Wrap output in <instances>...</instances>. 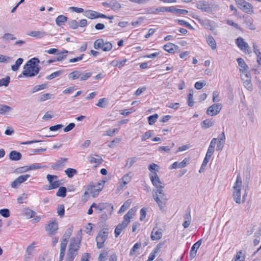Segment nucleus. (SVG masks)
Masks as SVG:
<instances>
[{
	"label": "nucleus",
	"mask_w": 261,
	"mask_h": 261,
	"mask_svg": "<svg viewBox=\"0 0 261 261\" xmlns=\"http://www.w3.org/2000/svg\"><path fill=\"white\" fill-rule=\"evenodd\" d=\"M35 243H33L31 244H30L28 247L27 248L25 253H27V255H31L34 248H35Z\"/></svg>",
	"instance_id": "obj_60"
},
{
	"label": "nucleus",
	"mask_w": 261,
	"mask_h": 261,
	"mask_svg": "<svg viewBox=\"0 0 261 261\" xmlns=\"http://www.w3.org/2000/svg\"><path fill=\"white\" fill-rule=\"evenodd\" d=\"M84 15L87 18L91 19L97 18V12L91 10L85 11Z\"/></svg>",
	"instance_id": "obj_27"
},
{
	"label": "nucleus",
	"mask_w": 261,
	"mask_h": 261,
	"mask_svg": "<svg viewBox=\"0 0 261 261\" xmlns=\"http://www.w3.org/2000/svg\"><path fill=\"white\" fill-rule=\"evenodd\" d=\"M11 59L12 58L10 57L0 55V63H8L9 62Z\"/></svg>",
	"instance_id": "obj_62"
},
{
	"label": "nucleus",
	"mask_w": 261,
	"mask_h": 261,
	"mask_svg": "<svg viewBox=\"0 0 261 261\" xmlns=\"http://www.w3.org/2000/svg\"><path fill=\"white\" fill-rule=\"evenodd\" d=\"M188 104L190 107H193L194 105L193 95L192 93L188 94Z\"/></svg>",
	"instance_id": "obj_63"
},
{
	"label": "nucleus",
	"mask_w": 261,
	"mask_h": 261,
	"mask_svg": "<svg viewBox=\"0 0 261 261\" xmlns=\"http://www.w3.org/2000/svg\"><path fill=\"white\" fill-rule=\"evenodd\" d=\"M111 9L114 11H118L121 8V5L116 0L110 1Z\"/></svg>",
	"instance_id": "obj_35"
},
{
	"label": "nucleus",
	"mask_w": 261,
	"mask_h": 261,
	"mask_svg": "<svg viewBox=\"0 0 261 261\" xmlns=\"http://www.w3.org/2000/svg\"><path fill=\"white\" fill-rule=\"evenodd\" d=\"M46 178L49 183L48 190L54 189L59 187L60 183L58 180V177L57 175L47 174Z\"/></svg>",
	"instance_id": "obj_12"
},
{
	"label": "nucleus",
	"mask_w": 261,
	"mask_h": 261,
	"mask_svg": "<svg viewBox=\"0 0 261 261\" xmlns=\"http://www.w3.org/2000/svg\"><path fill=\"white\" fill-rule=\"evenodd\" d=\"M196 7L201 10L202 12L207 13H211L212 12V6L208 2L202 0L200 1L196 4Z\"/></svg>",
	"instance_id": "obj_13"
},
{
	"label": "nucleus",
	"mask_w": 261,
	"mask_h": 261,
	"mask_svg": "<svg viewBox=\"0 0 261 261\" xmlns=\"http://www.w3.org/2000/svg\"><path fill=\"white\" fill-rule=\"evenodd\" d=\"M68 53L69 51L65 49H63L60 52L58 51L57 54H56V55L58 56L57 57H56V60H57V61H62L66 58L67 54Z\"/></svg>",
	"instance_id": "obj_31"
},
{
	"label": "nucleus",
	"mask_w": 261,
	"mask_h": 261,
	"mask_svg": "<svg viewBox=\"0 0 261 261\" xmlns=\"http://www.w3.org/2000/svg\"><path fill=\"white\" fill-rule=\"evenodd\" d=\"M46 88V85L45 84H41L40 85H37L34 86L32 90V93H34L36 92H38L40 90H43Z\"/></svg>",
	"instance_id": "obj_51"
},
{
	"label": "nucleus",
	"mask_w": 261,
	"mask_h": 261,
	"mask_svg": "<svg viewBox=\"0 0 261 261\" xmlns=\"http://www.w3.org/2000/svg\"><path fill=\"white\" fill-rule=\"evenodd\" d=\"M202 242V239L199 240L197 242H196L191 247V254L192 256H194L195 254L194 249H198L200 246Z\"/></svg>",
	"instance_id": "obj_45"
},
{
	"label": "nucleus",
	"mask_w": 261,
	"mask_h": 261,
	"mask_svg": "<svg viewBox=\"0 0 261 261\" xmlns=\"http://www.w3.org/2000/svg\"><path fill=\"white\" fill-rule=\"evenodd\" d=\"M43 167L41 166L40 164L38 163H35L33 164H32L30 166H24L23 167H22L21 168V172H25L28 171L30 170H35V169H39L43 168Z\"/></svg>",
	"instance_id": "obj_24"
},
{
	"label": "nucleus",
	"mask_w": 261,
	"mask_h": 261,
	"mask_svg": "<svg viewBox=\"0 0 261 261\" xmlns=\"http://www.w3.org/2000/svg\"><path fill=\"white\" fill-rule=\"evenodd\" d=\"M238 7L245 13L251 14L253 13V6L244 0H239L237 2Z\"/></svg>",
	"instance_id": "obj_11"
},
{
	"label": "nucleus",
	"mask_w": 261,
	"mask_h": 261,
	"mask_svg": "<svg viewBox=\"0 0 261 261\" xmlns=\"http://www.w3.org/2000/svg\"><path fill=\"white\" fill-rule=\"evenodd\" d=\"M92 75L91 72H84L80 73V79L81 81H85L90 77Z\"/></svg>",
	"instance_id": "obj_57"
},
{
	"label": "nucleus",
	"mask_w": 261,
	"mask_h": 261,
	"mask_svg": "<svg viewBox=\"0 0 261 261\" xmlns=\"http://www.w3.org/2000/svg\"><path fill=\"white\" fill-rule=\"evenodd\" d=\"M80 73L81 72L77 70L73 71L69 74L68 78L70 80H75L80 79Z\"/></svg>",
	"instance_id": "obj_40"
},
{
	"label": "nucleus",
	"mask_w": 261,
	"mask_h": 261,
	"mask_svg": "<svg viewBox=\"0 0 261 261\" xmlns=\"http://www.w3.org/2000/svg\"><path fill=\"white\" fill-rule=\"evenodd\" d=\"M153 135V133L151 131H147L142 136L141 140L142 141H145L150 138Z\"/></svg>",
	"instance_id": "obj_56"
},
{
	"label": "nucleus",
	"mask_w": 261,
	"mask_h": 261,
	"mask_svg": "<svg viewBox=\"0 0 261 261\" xmlns=\"http://www.w3.org/2000/svg\"><path fill=\"white\" fill-rule=\"evenodd\" d=\"M22 157L21 154L18 151L13 150L9 153V159L12 161H19Z\"/></svg>",
	"instance_id": "obj_28"
},
{
	"label": "nucleus",
	"mask_w": 261,
	"mask_h": 261,
	"mask_svg": "<svg viewBox=\"0 0 261 261\" xmlns=\"http://www.w3.org/2000/svg\"><path fill=\"white\" fill-rule=\"evenodd\" d=\"M130 174V173L126 174L122 177V181L119 183V186L118 187L119 190L122 189L130 181L132 178Z\"/></svg>",
	"instance_id": "obj_19"
},
{
	"label": "nucleus",
	"mask_w": 261,
	"mask_h": 261,
	"mask_svg": "<svg viewBox=\"0 0 261 261\" xmlns=\"http://www.w3.org/2000/svg\"><path fill=\"white\" fill-rule=\"evenodd\" d=\"M118 129L117 128H114L113 129H109L106 131V133L103 135V136H113L115 133L117 132Z\"/></svg>",
	"instance_id": "obj_64"
},
{
	"label": "nucleus",
	"mask_w": 261,
	"mask_h": 261,
	"mask_svg": "<svg viewBox=\"0 0 261 261\" xmlns=\"http://www.w3.org/2000/svg\"><path fill=\"white\" fill-rule=\"evenodd\" d=\"M176 21L178 22L179 24L184 25L191 30L193 29V27L188 22H187L184 20L178 19L176 20Z\"/></svg>",
	"instance_id": "obj_55"
},
{
	"label": "nucleus",
	"mask_w": 261,
	"mask_h": 261,
	"mask_svg": "<svg viewBox=\"0 0 261 261\" xmlns=\"http://www.w3.org/2000/svg\"><path fill=\"white\" fill-rule=\"evenodd\" d=\"M199 22L206 29L212 30V24L211 23V20L207 19H197Z\"/></svg>",
	"instance_id": "obj_25"
},
{
	"label": "nucleus",
	"mask_w": 261,
	"mask_h": 261,
	"mask_svg": "<svg viewBox=\"0 0 261 261\" xmlns=\"http://www.w3.org/2000/svg\"><path fill=\"white\" fill-rule=\"evenodd\" d=\"M67 244L64 243H61L60 256H64Z\"/></svg>",
	"instance_id": "obj_59"
},
{
	"label": "nucleus",
	"mask_w": 261,
	"mask_h": 261,
	"mask_svg": "<svg viewBox=\"0 0 261 261\" xmlns=\"http://www.w3.org/2000/svg\"><path fill=\"white\" fill-rule=\"evenodd\" d=\"M66 161L67 159L62 158L58 160L56 163L53 164L51 167L53 169L60 170L64 167Z\"/></svg>",
	"instance_id": "obj_18"
},
{
	"label": "nucleus",
	"mask_w": 261,
	"mask_h": 261,
	"mask_svg": "<svg viewBox=\"0 0 261 261\" xmlns=\"http://www.w3.org/2000/svg\"><path fill=\"white\" fill-rule=\"evenodd\" d=\"M132 218V216H130V213H126L124 216V220L122 223H119L115 228V236L118 237L121 232L124 230L128 224L130 223V220Z\"/></svg>",
	"instance_id": "obj_5"
},
{
	"label": "nucleus",
	"mask_w": 261,
	"mask_h": 261,
	"mask_svg": "<svg viewBox=\"0 0 261 261\" xmlns=\"http://www.w3.org/2000/svg\"><path fill=\"white\" fill-rule=\"evenodd\" d=\"M131 203V200L128 199L126 200L121 206L120 210L118 212H124L125 211H126L130 206Z\"/></svg>",
	"instance_id": "obj_41"
},
{
	"label": "nucleus",
	"mask_w": 261,
	"mask_h": 261,
	"mask_svg": "<svg viewBox=\"0 0 261 261\" xmlns=\"http://www.w3.org/2000/svg\"><path fill=\"white\" fill-rule=\"evenodd\" d=\"M62 73V71H61V70L57 71H55V72L52 73L51 74L47 75L46 77V79L47 80H52L56 77L60 76Z\"/></svg>",
	"instance_id": "obj_49"
},
{
	"label": "nucleus",
	"mask_w": 261,
	"mask_h": 261,
	"mask_svg": "<svg viewBox=\"0 0 261 261\" xmlns=\"http://www.w3.org/2000/svg\"><path fill=\"white\" fill-rule=\"evenodd\" d=\"M212 155V140L210 142V145L206 154V156L204 159V160L202 162V164L201 166V167L199 169V173H202L205 170V167L210 160L211 156Z\"/></svg>",
	"instance_id": "obj_14"
},
{
	"label": "nucleus",
	"mask_w": 261,
	"mask_h": 261,
	"mask_svg": "<svg viewBox=\"0 0 261 261\" xmlns=\"http://www.w3.org/2000/svg\"><path fill=\"white\" fill-rule=\"evenodd\" d=\"M187 162V161L186 159H185L182 161L180 162H175L170 166L169 169L182 168L186 166Z\"/></svg>",
	"instance_id": "obj_23"
},
{
	"label": "nucleus",
	"mask_w": 261,
	"mask_h": 261,
	"mask_svg": "<svg viewBox=\"0 0 261 261\" xmlns=\"http://www.w3.org/2000/svg\"><path fill=\"white\" fill-rule=\"evenodd\" d=\"M58 229V224L56 220H51L46 225L45 230L48 236L55 235Z\"/></svg>",
	"instance_id": "obj_9"
},
{
	"label": "nucleus",
	"mask_w": 261,
	"mask_h": 261,
	"mask_svg": "<svg viewBox=\"0 0 261 261\" xmlns=\"http://www.w3.org/2000/svg\"><path fill=\"white\" fill-rule=\"evenodd\" d=\"M141 246V243H136L133 246V247L131 249L129 253L130 256H133L134 255L136 250L139 249Z\"/></svg>",
	"instance_id": "obj_54"
},
{
	"label": "nucleus",
	"mask_w": 261,
	"mask_h": 261,
	"mask_svg": "<svg viewBox=\"0 0 261 261\" xmlns=\"http://www.w3.org/2000/svg\"><path fill=\"white\" fill-rule=\"evenodd\" d=\"M201 126L202 128L206 129L212 126V122L210 119L204 120L201 122Z\"/></svg>",
	"instance_id": "obj_44"
},
{
	"label": "nucleus",
	"mask_w": 261,
	"mask_h": 261,
	"mask_svg": "<svg viewBox=\"0 0 261 261\" xmlns=\"http://www.w3.org/2000/svg\"><path fill=\"white\" fill-rule=\"evenodd\" d=\"M88 159L89 162L91 164L96 163L99 165L101 164L103 162L102 158L100 156L97 154L90 155L88 157Z\"/></svg>",
	"instance_id": "obj_21"
},
{
	"label": "nucleus",
	"mask_w": 261,
	"mask_h": 261,
	"mask_svg": "<svg viewBox=\"0 0 261 261\" xmlns=\"http://www.w3.org/2000/svg\"><path fill=\"white\" fill-rule=\"evenodd\" d=\"M242 185V182L241 178L240 175H238L237 177L235 185L233 186V189H234V191L233 192V199L237 203H240L241 202V190Z\"/></svg>",
	"instance_id": "obj_4"
},
{
	"label": "nucleus",
	"mask_w": 261,
	"mask_h": 261,
	"mask_svg": "<svg viewBox=\"0 0 261 261\" xmlns=\"http://www.w3.org/2000/svg\"><path fill=\"white\" fill-rule=\"evenodd\" d=\"M82 237H72L70 241L67 256L65 261H73L75 257L77 254V251L80 248Z\"/></svg>",
	"instance_id": "obj_2"
},
{
	"label": "nucleus",
	"mask_w": 261,
	"mask_h": 261,
	"mask_svg": "<svg viewBox=\"0 0 261 261\" xmlns=\"http://www.w3.org/2000/svg\"><path fill=\"white\" fill-rule=\"evenodd\" d=\"M161 248V244H158L156 248L154 249L153 252H151L149 255L148 258L146 261H152L155 257V254L158 252L160 248Z\"/></svg>",
	"instance_id": "obj_36"
},
{
	"label": "nucleus",
	"mask_w": 261,
	"mask_h": 261,
	"mask_svg": "<svg viewBox=\"0 0 261 261\" xmlns=\"http://www.w3.org/2000/svg\"><path fill=\"white\" fill-rule=\"evenodd\" d=\"M22 74L26 77H32L37 75L40 70L39 67H32L27 66V64L24 65Z\"/></svg>",
	"instance_id": "obj_10"
},
{
	"label": "nucleus",
	"mask_w": 261,
	"mask_h": 261,
	"mask_svg": "<svg viewBox=\"0 0 261 261\" xmlns=\"http://www.w3.org/2000/svg\"><path fill=\"white\" fill-rule=\"evenodd\" d=\"M52 96L53 95L50 93L43 94L39 96V100L40 101H44L46 100L50 99Z\"/></svg>",
	"instance_id": "obj_52"
},
{
	"label": "nucleus",
	"mask_w": 261,
	"mask_h": 261,
	"mask_svg": "<svg viewBox=\"0 0 261 261\" xmlns=\"http://www.w3.org/2000/svg\"><path fill=\"white\" fill-rule=\"evenodd\" d=\"M65 172L68 177L71 178L76 174L77 171L74 169L69 168L65 171Z\"/></svg>",
	"instance_id": "obj_47"
},
{
	"label": "nucleus",
	"mask_w": 261,
	"mask_h": 261,
	"mask_svg": "<svg viewBox=\"0 0 261 261\" xmlns=\"http://www.w3.org/2000/svg\"><path fill=\"white\" fill-rule=\"evenodd\" d=\"M236 43L238 47L242 50H246L249 48L248 44L244 41V40L241 37H238L236 40Z\"/></svg>",
	"instance_id": "obj_20"
},
{
	"label": "nucleus",
	"mask_w": 261,
	"mask_h": 261,
	"mask_svg": "<svg viewBox=\"0 0 261 261\" xmlns=\"http://www.w3.org/2000/svg\"><path fill=\"white\" fill-rule=\"evenodd\" d=\"M218 93L217 91L213 92V116L218 114L222 108L221 103H216L218 99Z\"/></svg>",
	"instance_id": "obj_16"
},
{
	"label": "nucleus",
	"mask_w": 261,
	"mask_h": 261,
	"mask_svg": "<svg viewBox=\"0 0 261 261\" xmlns=\"http://www.w3.org/2000/svg\"><path fill=\"white\" fill-rule=\"evenodd\" d=\"M103 187L102 184L98 183L97 186H94L91 190V192L93 196L97 195Z\"/></svg>",
	"instance_id": "obj_33"
},
{
	"label": "nucleus",
	"mask_w": 261,
	"mask_h": 261,
	"mask_svg": "<svg viewBox=\"0 0 261 261\" xmlns=\"http://www.w3.org/2000/svg\"><path fill=\"white\" fill-rule=\"evenodd\" d=\"M30 177V174L22 175L18 176L16 179L20 184L25 181Z\"/></svg>",
	"instance_id": "obj_53"
},
{
	"label": "nucleus",
	"mask_w": 261,
	"mask_h": 261,
	"mask_svg": "<svg viewBox=\"0 0 261 261\" xmlns=\"http://www.w3.org/2000/svg\"><path fill=\"white\" fill-rule=\"evenodd\" d=\"M159 116L157 114L149 116L148 118V123L153 125L157 120Z\"/></svg>",
	"instance_id": "obj_48"
},
{
	"label": "nucleus",
	"mask_w": 261,
	"mask_h": 261,
	"mask_svg": "<svg viewBox=\"0 0 261 261\" xmlns=\"http://www.w3.org/2000/svg\"><path fill=\"white\" fill-rule=\"evenodd\" d=\"M67 17L63 15L58 16L56 19V23L58 26H61L63 23L67 21Z\"/></svg>",
	"instance_id": "obj_34"
},
{
	"label": "nucleus",
	"mask_w": 261,
	"mask_h": 261,
	"mask_svg": "<svg viewBox=\"0 0 261 261\" xmlns=\"http://www.w3.org/2000/svg\"><path fill=\"white\" fill-rule=\"evenodd\" d=\"M137 160L138 158L135 156L128 158L126 160L125 167H127L128 168H130L133 165V164L137 161Z\"/></svg>",
	"instance_id": "obj_43"
},
{
	"label": "nucleus",
	"mask_w": 261,
	"mask_h": 261,
	"mask_svg": "<svg viewBox=\"0 0 261 261\" xmlns=\"http://www.w3.org/2000/svg\"><path fill=\"white\" fill-rule=\"evenodd\" d=\"M162 237V233L160 230L154 228L151 232V239L152 240H158Z\"/></svg>",
	"instance_id": "obj_26"
},
{
	"label": "nucleus",
	"mask_w": 261,
	"mask_h": 261,
	"mask_svg": "<svg viewBox=\"0 0 261 261\" xmlns=\"http://www.w3.org/2000/svg\"><path fill=\"white\" fill-rule=\"evenodd\" d=\"M237 60L240 67L241 77L243 82L244 86L249 91H252L253 87L251 84V75L248 71V66L242 58H238Z\"/></svg>",
	"instance_id": "obj_1"
},
{
	"label": "nucleus",
	"mask_w": 261,
	"mask_h": 261,
	"mask_svg": "<svg viewBox=\"0 0 261 261\" xmlns=\"http://www.w3.org/2000/svg\"><path fill=\"white\" fill-rule=\"evenodd\" d=\"M67 189L64 187H60L56 195L58 197H65L66 196Z\"/></svg>",
	"instance_id": "obj_42"
},
{
	"label": "nucleus",
	"mask_w": 261,
	"mask_h": 261,
	"mask_svg": "<svg viewBox=\"0 0 261 261\" xmlns=\"http://www.w3.org/2000/svg\"><path fill=\"white\" fill-rule=\"evenodd\" d=\"M152 197L159 205L160 210L163 211L168 200L163 189H153Z\"/></svg>",
	"instance_id": "obj_3"
},
{
	"label": "nucleus",
	"mask_w": 261,
	"mask_h": 261,
	"mask_svg": "<svg viewBox=\"0 0 261 261\" xmlns=\"http://www.w3.org/2000/svg\"><path fill=\"white\" fill-rule=\"evenodd\" d=\"M108 236V231L107 229H103L100 231L96 238V246L98 249L102 248L104 246L105 242L107 240Z\"/></svg>",
	"instance_id": "obj_8"
},
{
	"label": "nucleus",
	"mask_w": 261,
	"mask_h": 261,
	"mask_svg": "<svg viewBox=\"0 0 261 261\" xmlns=\"http://www.w3.org/2000/svg\"><path fill=\"white\" fill-rule=\"evenodd\" d=\"M184 222L182 225L185 228H188L191 222V216L190 213H186L184 216Z\"/></svg>",
	"instance_id": "obj_32"
},
{
	"label": "nucleus",
	"mask_w": 261,
	"mask_h": 261,
	"mask_svg": "<svg viewBox=\"0 0 261 261\" xmlns=\"http://www.w3.org/2000/svg\"><path fill=\"white\" fill-rule=\"evenodd\" d=\"M175 45L171 43H168L166 44H165L163 46V48L166 51L172 53L174 51V48Z\"/></svg>",
	"instance_id": "obj_37"
},
{
	"label": "nucleus",
	"mask_w": 261,
	"mask_h": 261,
	"mask_svg": "<svg viewBox=\"0 0 261 261\" xmlns=\"http://www.w3.org/2000/svg\"><path fill=\"white\" fill-rule=\"evenodd\" d=\"M93 46L96 49H101L104 51H110L113 47L112 44L111 42H105L102 39L95 40L94 42Z\"/></svg>",
	"instance_id": "obj_7"
},
{
	"label": "nucleus",
	"mask_w": 261,
	"mask_h": 261,
	"mask_svg": "<svg viewBox=\"0 0 261 261\" xmlns=\"http://www.w3.org/2000/svg\"><path fill=\"white\" fill-rule=\"evenodd\" d=\"M242 254V251H239L236 255L234 261H244L245 257Z\"/></svg>",
	"instance_id": "obj_61"
},
{
	"label": "nucleus",
	"mask_w": 261,
	"mask_h": 261,
	"mask_svg": "<svg viewBox=\"0 0 261 261\" xmlns=\"http://www.w3.org/2000/svg\"><path fill=\"white\" fill-rule=\"evenodd\" d=\"M72 228L71 227L68 228L63 236L61 243H64L65 244H67L68 240L72 234Z\"/></svg>",
	"instance_id": "obj_30"
},
{
	"label": "nucleus",
	"mask_w": 261,
	"mask_h": 261,
	"mask_svg": "<svg viewBox=\"0 0 261 261\" xmlns=\"http://www.w3.org/2000/svg\"><path fill=\"white\" fill-rule=\"evenodd\" d=\"M68 24L72 29H76L79 27V23L75 20H71L68 21Z\"/></svg>",
	"instance_id": "obj_58"
},
{
	"label": "nucleus",
	"mask_w": 261,
	"mask_h": 261,
	"mask_svg": "<svg viewBox=\"0 0 261 261\" xmlns=\"http://www.w3.org/2000/svg\"><path fill=\"white\" fill-rule=\"evenodd\" d=\"M2 38L4 40L8 41V40H14L16 39V37L14 36V35L10 33H6L5 34Z\"/></svg>",
	"instance_id": "obj_50"
},
{
	"label": "nucleus",
	"mask_w": 261,
	"mask_h": 261,
	"mask_svg": "<svg viewBox=\"0 0 261 261\" xmlns=\"http://www.w3.org/2000/svg\"><path fill=\"white\" fill-rule=\"evenodd\" d=\"M39 60L37 58H33L30 60L26 64L27 66L32 67H38V63H39Z\"/></svg>",
	"instance_id": "obj_39"
},
{
	"label": "nucleus",
	"mask_w": 261,
	"mask_h": 261,
	"mask_svg": "<svg viewBox=\"0 0 261 261\" xmlns=\"http://www.w3.org/2000/svg\"><path fill=\"white\" fill-rule=\"evenodd\" d=\"M23 61L22 58H18L15 62V64L11 66V69L14 71L18 70L20 66L22 64Z\"/></svg>",
	"instance_id": "obj_38"
},
{
	"label": "nucleus",
	"mask_w": 261,
	"mask_h": 261,
	"mask_svg": "<svg viewBox=\"0 0 261 261\" xmlns=\"http://www.w3.org/2000/svg\"><path fill=\"white\" fill-rule=\"evenodd\" d=\"M12 110V108L9 106L0 104V114L1 115H6L11 112Z\"/></svg>",
	"instance_id": "obj_29"
},
{
	"label": "nucleus",
	"mask_w": 261,
	"mask_h": 261,
	"mask_svg": "<svg viewBox=\"0 0 261 261\" xmlns=\"http://www.w3.org/2000/svg\"><path fill=\"white\" fill-rule=\"evenodd\" d=\"M10 82V77L9 76H7L5 78L0 79V87L8 86Z\"/></svg>",
	"instance_id": "obj_46"
},
{
	"label": "nucleus",
	"mask_w": 261,
	"mask_h": 261,
	"mask_svg": "<svg viewBox=\"0 0 261 261\" xmlns=\"http://www.w3.org/2000/svg\"><path fill=\"white\" fill-rule=\"evenodd\" d=\"M93 208H95V211H106L110 212H112L114 209L113 205L111 203H101L96 204L95 203H93L88 210V212H93Z\"/></svg>",
	"instance_id": "obj_6"
},
{
	"label": "nucleus",
	"mask_w": 261,
	"mask_h": 261,
	"mask_svg": "<svg viewBox=\"0 0 261 261\" xmlns=\"http://www.w3.org/2000/svg\"><path fill=\"white\" fill-rule=\"evenodd\" d=\"M149 178L153 186L156 188L155 189H164V186L163 185V183L161 182L157 173H150Z\"/></svg>",
	"instance_id": "obj_15"
},
{
	"label": "nucleus",
	"mask_w": 261,
	"mask_h": 261,
	"mask_svg": "<svg viewBox=\"0 0 261 261\" xmlns=\"http://www.w3.org/2000/svg\"><path fill=\"white\" fill-rule=\"evenodd\" d=\"M225 139L224 132L219 135L217 138H213V144L217 143V150H220L223 148Z\"/></svg>",
	"instance_id": "obj_17"
},
{
	"label": "nucleus",
	"mask_w": 261,
	"mask_h": 261,
	"mask_svg": "<svg viewBox=\"0 0 261 261\" xmlns=\"http://www.w3.org/2000/svg\"><path fill=\"white\" fill-rule=\"evenodd\" d=\"M28 35L36 39H41L47 35V33L44 31H33L28 33Z\"/></svg>",
	"instance_id": "obj_22"
}]
</instances>
